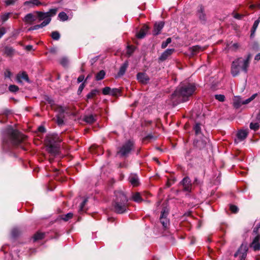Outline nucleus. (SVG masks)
I'll list each match as a JSON object with an SVG mask.
<instances>
[{
  "instance_id": "f257e3e1",
  "label": "nucleus",
  "mask_w": 260,
  "mask_h": 260,
  "mask_svg": "<svg viewBox=\"0 0 260 260\" xmlns=\"http://www.w3.org/2000/svg\"><path fill=\"white\" fill-rule=\"evenodd\" d=\"M196 90V86L192 84L182 85L178 87L172 95L174 103L184 102L187 98L192 94Z\"/></svg>"
},
{
  "instance_id": "f03ea898",
  "label": "nucleus",
  "mask_w": 260,
  "mask_h": 260,
  "mask_svg": "<svg viewBox=\"0 0 260 260\" xmlns=\"http://www.w3.org/2000/svg\"><path fill=\"white\" fill-rule=\"evenodd\" d=\"M251 55L248 54L246 57H240L233 61L231 67V73L233 76H237L241 70L245 73L247 72Z\"/></svg>"
},
{
  "instance_id": "7ed1b4c3",
  "label": "nucleus",
  "mask_w": 260,
  "mask_h": 260,
  "mask_svg": "<svg viewBox=\"0 0 260 260\" xmlns=\"http://www.w3.org/2000/svg\"><path fill=\"white\" fill-rule=\"evenodd\" d=\"M57 134H49L47 135L45 139V144L47 150L52 155H56L59 153V143L61 142Z\"/></svg>"
},
{
  "instance_id": "20e7f679",
  "label": "nucleus",
  "mask_w": 260,
  "mask_h": 260,
  "mask_svg": "<svg viewBox=\"0 0 260 260\" xmlns=\"http://www.w3.org/2000/svg\"><path fill=\"white\" fill-rule=\"evenodd\" d=\"M56 12V9H51L49 11L46 13L37 12V13L38 14L39 21H40L43 20H44V21L40 24L36 25L34 26L30 27L28 29V30H36L45 26L50 23L51 20V17L55 15Z\"/></svg>"
},
{
  "instance_id": "39448f33",
  "label": "nucleus",
  "mask_w": 260,
  "mask_h": 260,
  "mask_svg": "<svg viewBox=\"0 0 260 260\" xmlns=\"http://www.w3.org/2000/svg\"><path fill=\"white\" fill-rule=\"evenodd\" d=\"M116 197L114 210L118 213H123L126 210L127 198L122 191H117Z\"/></svg>"
},
{
  "instance_id": "423d86ee",
  "label": "nucleus",
  "mask_w": 260,
  "mask_h": 260,
  "mask_svg": "<svg viewBox=\"0 0 260 260\" xmlns=\"http://www.w3.org/2000/svg\"><path fill=\"white\" fill-rule=\"evenodd\" d=\"M133 146V143L132 141H127L117 151V154L121 156H126L132 149Z\"/></svg>"
},
{
  "instance_id": "0eeeda50",
  "label": "nucleus",
  "mask_w": 260,
  "mask_h": 260,
  "mask_svg": "<svg viewBox=\"0 0 260 260\" xmlns=\"http://www.w3.org/2000/svg\"><path fill=\"white\" fill-rule=\"evenodd\" d=\"M247 247L246 245L242 244L238 251L235 253V257L239 256L240 260H245L247 255Z\"/></svg>"
},
{
  "instance_id": "6e6552de",
  "label": "nucleus",
  "mask_w": 260,
  "mask_h": 260,
  "mask_svg": "<svg viewBox=\"0 0 260 260\" xmlns=\"http://www.w3.org/2000/svg\"><path fill=\"white\" fill-rule=\"evenodd\" d=\"M168 214V209L167 208L164 209V210L161 211V213L160 220L162 226L165 228H167L169 223V221L167 218Z\"/></svg>"
},
{
  "instance_id": "1a4fd4ad",
  "label": "nucleus",
  "mask_w": 260,
  "mask_h": 260,
  "mask_svg": "<svg viewBox=\"0 0 260 260\" xmlns=\"http://www.w3.org/2000/svg\"><path fill=\"white\" fill-rule=\"evenodd\" d=\"M38 18L37 12L35 14L29 13L27 14L23 18V21L26 23L31 24Z\"/></svg>"
},
{
  "instance_id": "9d476101",
  "label": "nucleus",
  "mask_w": 260,
  "mask_h": 260,
  "mask_svg": "<svg viewBox=\"0 0 260 260\" xmlns=\"http://www.w3.org/2000/svg\"><path fill=\"white\" fill-rule=\"evenodd\" d=\"M181 183L184 187V189L187 191H190L191 188V184L190 179L188 177H185Z\"/></svg>"
},
{
  "instance_id": "9b49d317",
  "label": "nucleus",
  "mask_w": 260,
  "mask_h": 260,
  "mask_svg": "<svg viewBox=\"0 0 260 260\" xmlns=\"http://www.w3.org/2000/svg\"><path fill=\"white\" fill-rule=\"evenodd\" d=\"M137 79L142 84H146L149 80L148 76L143 73H139L137 74Z\"/></svg>"
},
{
  "instance_id": "f8f14e48",
  "label": "nucleus",
  "mask_w": 260,
  "mask_h": 260,
  "mask_svg": "<svg viewBox=\"0 0 260 260\" xmlns=\"http://www.w3.org/2000/svg\"><path fill=\"white\" fill-rule=\"evenodd\" d=\"M174 49H168L164 52L159 57L161 61H164L167 59L174 52Z\"/></svg>"
},
{
  "instance_id": "ddd939ff",
  "label": "nucleus",
  "mask_w": 260,
  "mask_h": 260,
  "mask_svg": "<svg viewBox=\"0 0 260 260\" xmlns=\"http://www.w3.org/2000/svg\"><path fill=\"white\" fill-rule=\"evenodd\" d=\"M16 80L17 82L19 83H22L23 82V81H25L27 82H29L28 77L27 75L24 72L18 74L16 77Z\"/></svg>"
},
{
  "instance_id": "4468645a",
  "label": "nucleus",
  "mask_w": 260,
  "mask_h": 260,
  "mask_svg": "<svg viewBox=\"0 0 260 260\" xmlns=\"http://www.w3.org/2000/svg\"><path fill=\"white\" fill-rule=\"evenodd\" d=\"M164 26V23L162 21L155 23L154 26L153 34L154 35L159 34Z\"/></svg>"
},
{
  "instance_id": "2eb2a0df",
  "label": "nucleus",
  "mask_w": 260,
  "mask_h": 260,
  "mask_svg": "<svg viewBox=\"0 0 260 260\" xmlns=\"http://www.w3.org/2000/svg\"><path fill=\"white\" fill-rule=\"evenodd\" d=\"M128 180L133 186H137L139 185V178L136 174H131L129 177Z\"/></svg>"
},
{
  "instance_id": "dca6fc26",
  "label": "nucleus",
  "mask_w": 260,
  "mask_h": 260,
  "mask_svg": "<svg viewBox=\"0 0 260 260\" xmlns=\"http://www.w3.org/2000/svg\"><path fill=\"white\" fill-rule=\"evenodd\" d=\"M259 236H256L250 245L255 251L260 249V244L259 243Z\"/></svg>"
},
{
  "instance_id": "f3484780",
  "label": "nucleus",
  "mask_w": 260,
  "mask_h": 260,
  "mask_svg": "<svg viewBox=\"0 0 260 260\" xmlns=\"http://www.w3.org/2000/svg\"><path fill=\"white\" fill-rule=\"evenodd\" d=\"M247 134H248V132L246 130L239 131L237 134V140L239 141H241L243 140L244 139H245L246 138Z\"/></svg>"
},
{
  "instance_id": "a211bd4d",
  "label": "nucleus",
  "mask_w": 260,
  "mask_h": 260,
  "mask_svg": "<svg viewBox=\"0 0 260 260\" xmlns=\"http://www.w3.org/2000/svg\"><path fill=\"white\" fill-rule=\"evenodd\" d=\"M24 5L29 8H33L35 6H38L41 5V2L39 0H31L26 1L24 2Z\"/></svg>"
},
{
  "instance_id": "6ab92c4d",
  "label": "nucleus",
  "mask_w": 260,
  "mask_h": 260,
  "mask_svg": "<svg viewBox=\"0 0 260 260\" xmlns=\"http://www.w3.org/2000/svg\"><path fill=\"white\" fill-rule=\"evenodd\" d=\"M148 27L146 25H144L140 31L137 34V37L139 39L144 38L148 31Z\"/></svg>"
},
{
  "instance_id": "aec40b11",
  "label": "nucleus",
  "mask_w": 260,
  "mask_h": 260,
  "mask_svg": "<svg viewBox=\"0 0 260 260\" xmlns=\"http://www.w3.org/2000/svg\"><path fill=\"white\" fill-rule=\"evenodd\" d=\"M241 98L240 96H235L233 99V105L236 108H239L241 107L242 104Z\"/></svg>"
},
{
  "instance_id": "412c9836",
  "label": "nucleus",
  "mask_w": 260,
  "mask_h": 260,
  "mask_svg": "<svg viewBox=\"0 0 260 260\" xmlns=\"http://www.w3.org/2000/svg\"><path fill=\"white\" fill-rule=\"evenodd\" d=\"M132 199L134 201L137 203L142 202L144 200L142 198V196L139 192H135L133 193Z\"/></svg>"
},
{
  "instance_id": "4be33fe9",
  "label": "nucleus",
  "mask_w": 260,
  "mask_h": 260,
  "mask_svg": "<svg viewBox=\"0 0 260 260\" xmlns=\"http://www.w3.org/2000/svg\"><path fill=\"white\" fill-rule=\"evenodd\" d=\"M8 134L10 135L12 139L14 140L18 139V132L17 131L10 129L9 130Z\"/></svg>"
},
{
  "instance_id": "5701e85b",
  "label": "nucleus",
  "mask_w": 260,
  "mask_h": 260,
  "mask_svg": "<svg viewBox=\"0 0 260 260\" xmlns=\"http://www.w3.org/2000/svg\"><path fill=\"white\" fill-rule=\"evenodd\" d=\"M53 108L55 110L56 112H57V115H63V113L65 111V108L63 107L59 106H55Z\"/></svg>"
},
{
  "instance_id": "b1692460",
  "label": "nucleus",
  "mask_w": 260,
  "mask_h": 260,
  "mask_svg": "<svg viewBox=\"0 0 260 260\" xmlns=\"http://www.w3.org/2000/svg\"><path fill=\"white\" fill-rule=\"evenodd\" d=\"M84 119L86 122L88 123H92L96 120L95 116L93 115H87L85 116Z\"/></svg>"
},
{
  "instance_id": "393cba45",
  "label": "nucleus",
  "mask_w": 260,
  "mask_h": 260,
  "mask_svg": "<svg viewBox=\"0 0 260 260\" xmlns=\"http://www.w3.org/2000/svg\"><path fill=\"white\" fill-rule=\"evenodd\" d=\"M127 66H128V63L127 62H125L121 66V67H120V68L119 69V71L118 73V76H122L123 75H124V74L125 73L126 70L127 68Z\"/></svg>"
},
{
  "instance_id": "a878e982",
  "label": "nucleus",
  "mask_w": 260,
  "mask_h": 260,
  "mask_svg": "<svg viewBox=\"0 0 260 260\" xmlns=\"http://www.w3.org/2000/svg\"><path fill=\"white\" fill-rule=\"evenodd\" d=\"M105 76V72L104 70L100 71L96 75V80H101L104 78Z\"/></svg>"
},
{
  "instance_id": "bb28decb",
  "label": "nucleus",
  "mask_w": 260,
  "mask_h": 260,
  "mask_svg": "<svg viewBox=\"0 0 260 260\" xmlns=\"http://www.w3.org/2000/svg\"><path fill=\"white\" fill-rule=\"evenodd\" d=\"M98 93V90L96 89L92 90L87 95V100H89L94 97Z\"/></svg>"
},
{
  "instance_id": "cd10ccee",
  "label": "nucleus",
  "mask_w": 260,
  "mask_h": 260,
  "mask_svg": "<svg viewBox=\"0 0 260 260\" xmlns=\"http://www.w3.org/2000/svg\"><path fill=\"white\" fill-rule=\"evenodd\" d=\"M44 235L45 234L43 233L38 232L34 235V241L41 240L44 238Z\"/></svg>"
},
{
  "instance_id": "c85d7f7f",
  "label": "nucleus",
  "mask_w": 260,
  "mask_h": 260,
  "mask_svg": "<svg viewBox=\"0 0 260 260\" xmlns=\"http://www.w3.org/2000/svg\"><path fill=\"white\" fill-rule=\"evenodd\" d=\"M256 95H257L256 93L253 94L249 98H248L245 100H243L242 104L243 105L248 104V103L251 102L252 101H253L256 98Z\"/></svg>"
},
{
  "instance_id": "c756f323",
  "label": "nucleus",
  "mask_w": 260,
  "mask_h": 260,
  "mask_svg": "<svg viewBox=\"0 0 260 260\" xmlns=\"http://www.w3.org/2000/svg\"><path fill=\"white\" fill-rule=\"evenodd\" d=\"M64 115H57L56 122L59 126L63 125V118Z\"/></svg>"
},
{
  "instance_id": "7c9ffc66",
  "label": "nucleus",
  "mask_w": 260,
  "mask_h": 260,
  "mask_svg": "<svg viewBox=\"0 0 260 260\" xmlns=\"http://www.w3.org/2000/svg\"><path fill=\"white\" fill-rule=\"evenodd\" d=\"M198 16L201 20H204L205 19V15L203 13V8L202 7H201L198 11Z\"/></svg>"
},
{
  "instance_id": "2f4dec72",
  "label": "nucleus",
  "mask_w": 260,
  "mask_h": 260,
  "mask_svg": "<svg viewBox=\"0 0 260 260\" xmlns=\"http://www.w3.org/2000/svg\"><path fill=\"white\" fill-rule=\"evenodd\" d=\"M58 17L60 20L66 21L68 19V16L64 12H61L58 14Z\"/></svg>"
},
{
  "instance_id": "473e14b6",
  "label": "nucleus",
  "mask_w": 260,
  "mask_h": 260,
  "mask_svg": "<svg viewBox=\"0 0 260 260\" xmlns=\"http://www.w3.org/2000/svg\"><path fill=\"white\" fill-rule=\"evenodd\" d=\"M10 15H11L10 13H7L4 14L0 16V19L3 22H5L8 20V19L9 18Z\"/></svg>"
},
{
  "instance_id": "72a5a7b5",
  "label": "nucleus",
  "mask_w": 260,
  "mask_h": 260,
  "mask_svg": "<svg viewBox=\"0 0 260 260\" xmlns=\"http://www.w3.org/2000/svg\"><path fill=\"white\" fill-rule=\"evenodd\" d=\"M259 23V19H257L254 21L253 26H252V30H251V35L254 33L255 31L256 30V29Z\"/></svg>"
},
{
  "instance_id": "f704fd0d",
  "label": "nucleus",
  "mask_w": 260,
  "mask_h": 260,
  "mask_svg": "<svg viewBox=\"0 0 260 260\" xmlns=\"http://www.w3.org/2000/svg\"><path fill=\"white\" fill-rule=\"evenodd\" d=\"M73 214L72 213H68L65 215H63L61 217L62 219L64 221H68L70 219L73 217Z\"/></svg>"
},
{
  "instance_id": "c9c22d12",
  "label": "nucleus",
  "mask_w": 260,
  "mask_h": 260,
  "mask_svg": "<svg viewBox=\"0 0 260 260\" xmlns=\"http://www.w3.org/2000/svg\"><path fill=\"white\" fill-rule=\"evenodd\" d=\"M259 126V124L257 123H252V122H251L250 124V128L251 129H253V130H254L255 131L258 129Z\"/></svg>"
},
{
  "instance_id": "e433bc0d",
  "label": "nucleus",
  "mask_w": 260,
  "mask_h": 260,
  "mask_svg": "<svg viewBox=\"0 0 260 260\" xmlns=\"http://www.w3.org/2000/svg\"><path fill=\"white\" fill-rule=\"evenodd\" d=\"M191 50L192 53L195 54L198 52H199L200 50H203V49H202L201 47L199 46H194L191 48Z\"/></svg>"
},
{
  "instance_id": "4c0bfd02",
  "label": "nucleus",
  "mask_w": 260,
  "mask_h": 260,
  "mask_svg": "<svg viewBox=\"0 0 260 260\" xmlns=\"http://www.w3.org/2000/svg\"><path fill=\"white\" fill-rule=\"evenodd\" d=\"M51 37L53 39L58 40L60 38V35L57 31H53L52 32Z\"/></svg>"
},
{
  "instance_id": "58836bf2",
  "label": "nucleus",
  "mask_w": 260,
  "mask_h": 260,
  "mask_svg": "<svg viewBox=\"0 0 260 260\" xmlns=\"http://www.w3.org/2000/svg\"><path fill=\"white\" fill-rule=\"evenodd\" d=\"M171 42V39L170 38H168L166 41L163 42L161 44V48H165L167 47L168 45Z\"/></svg>"
},
{
  "instance_id": "ea45409f",
  "label": "nucleus",
  "mask_w": 260,
  "mask_h": 260,
  "mask_svg": "<svg viewBox=\"0 0 260 260\" xmlns=\"http://www.w3.org/2000/svg\"><path fill=\"white\" fill-rule=\"evenodd\" d=\"M9 89L11 92H16L18 90V87L15 85H11L9 87Z\"/></svg>"
},
{
  "instance_id": "a19ab883",
  "label": "nucleus",
  "mask_w": 260,
  "mask_h": 260,
  "mask_svg": "<svg viewBox=\"0 0 260 260\" xmlns=\"http://www.w3.org/2000/svg\"><path fill=\"white\" fill-rule=\"evenodd\" d=\"M111 89L109 87H106L103 89V93L105 95L110 94Z\"/></svg>"
},
{
  "instance_id": "79ce46f5",
  "label": "nucleus",
  "mask_w": 260,
  "mask_h": 260,
  "mask_svg": "<svg viewBox=\"0 0 260 260\" xmlns=\"http://www.w3.org/2000/svg\"><path fill=\"white\" fill-rule=\"evenodd\" d=\"M194 129L196 134L197 135L200 134V133H201L200 124L199 123H197L194 127Z\"/></svg>"
},
{
  "instance_id": "37998d69",
  "label": "nucleus",
  "mask_w": 260,
  "mask_h": 260,
  "mask_svg": "<svg viewBox=\"0 0 260 260\" xmlns=\"http://www.w3.org/2000/svg\"><path fill=\"white\" fill-rule=\"evenodd\" d=\"M87 202V199H85L83 201V202L81 203V204H80V209H79L80 212L83 211L84 210V207L85 205L86 204Z\"/></svg>"
},
{
  "instance_id": "c03bdc74",
  "label": "nucleus",
  "mask_w": 260,
  "mask_h": 260,
  "mask_svg": "<svg viewBox=\"0 0 260 260\" xmlns=\"http://www.w3.org/2000/svg\"><path fill=\"white\" fill-rule=\"evenodd\" d=\"M14 50L11 47H6L5 48V53L8 55H11L13 54Z\"/></svg>"
},
{
  "instance_id": "a18cd8bd",
  "label": "nucleus",
  "mask_w": 260,
  "mask_h": 260,
  "mask_svg": "<svg viewBox=\"0 0 260 260\" xmlns=\"http://www.w3.org/2000/svg\"><path fill=\"white\" fill-rule=\"evenodd\" d=\"M215 99L220 102H223L225 97L222 94H216L215 95Z\"/></svg>"
},
{
  "instance_id": "49530a36",
  "label": "nucleus",
  "mask_w": 260,
  "mask_h": 260,
  "mask_svg": "<svg viewBox=\"0 0 260 260\" xmlns=\"http://www.w3.org/2000/svg\"><path fill=\"white\" fill-rule=\"evenodd\" d=\"M17 0H5V3L7 6L13 5Z\"/></svg>"
},
{
  "instance_id": "de8ad7c7",
  "label": "nucleus",
  "mask_w": 260,
  "mask_h": 260,
  "mask_svg": "<svg viewBox=\"0 0 260 260\" xmlns=\"http://www.w3.org/2000/svg\"><path fill=\"white\" fill-rule=\"evenodd\" d=\"M11 75H12V74L9 70H6L4 73V76L6 78H10Z\"/></svg>"
},
{
  "instance_id": "09e8293b",
  "label": "nucleus",
  "mask_w": 260,
  "mask_h": 260,
  "mask_svg": "<svg viewBox=\"0 0 260 260\" xmlns=\"http://www.w3.org/2000/svg\"><path fill=\"white\" fill-rule=\"evenodd\" d=\"M230 210L232 212L236 213L238 211V209L237 206L234 205H231L230 206Z\"/></svg>"
},
{
  "instance_id": "8fccbe9b",
  "label": "nucleus",
  "mask_w": 260,
  "mask_h": 260,
  "mask_svg": "<svg viewBox=\"0 0 260 260\" xmlns=\"http://www.w3.org/2000/svg\"><path fill=\"white\" fill-rule=\"evenodd\" d=\"M238 47L239 45L238 43H234L229 47V48L232 50H236Z\"/></svg>"
},
{
  "instance_id": "3c124183",
  "label": "nucleus",
  "mask_w": 260,
  "mask_h": 260,
  "mask_svg": "<svg viewBox=\"0 0 260 260\" xmlns=\"http://www.w3.org/2000/svg\"><path fill=\"white\" fill-rule=\"evenodd\" d=\"M68 62V59L67 58H63L61 59L60 61L61 64H62L63 66H66Z\"/></svg>"
},
{
  "instance_id": "603ef678",
  "label": "nucleus",
  "mask_w": 260,
  "mask_h": 260,
  "mask_svg": "<svg viewBox=\"0 0 260 260\" xmlns=\"http://www.w3.org/2000/svg\"><path fill=\"white\" fill-rule=\"evenodd\" d=\"M84 88V83H82L80 85V86L78 88V92L79 94L82 91Z\"/></svg>"
},
{
  "instance_id": "864d4df0",
  "label": "nucleus",
  "mask_w": 260,
  "mask_h": 260,
  "mask_svg": "<svg viewBox=\"0 0 260 260\" xmlns=\"http://www.w3.org/2000/svg\"><path fill=\"white\" fill-rule=\"evenodd\" d=\"M6 30L4 27L0 28V38L5 34Z\"/></svg>"
},
{
  "instance_id": "5fc2aeb1",
  "label": "nucleus",
  "mask_w": 260,
  "mask_h": 260,
  "mask_svg": "<svg viewBox=\"0 0 260 260\" xmlns=\"http://www.w3.org/2000/svg\"><path fill=\"white\" fill-rule=\"evenodd\" d=\"M46 100L48 101V103L50 104L51 106H53V105L54 104L53 100H52L49 97H47Z\"/></svg>"
},
{
  "instance_id": "6e6d98bb",
  "label": "nucleus",
  "mask_w": 260,
  "mask_h": 260,
  "mask_svg": "<svg viewBox=\"0 0 260 260\" xmlns=\"http://www.w3.org/2000/svg\"><path fill=\"white\" fill-rule=\"evenodd\" d=\"M119 90L117 89H111V93L110 94H112V95H115L117 94V93L119 92Z\"/></svg>"
},
{
  "instance_id": "4d7b16f0",
  "label": "nucleus",
  "mask_w": 260,
  "mask_h": 260,
  "mask_svg": "<svg viewBox=\"0 0 260 260\" xmlns=\"http://www.w3.org/2000/svg\"><path fill=\"white\" fill-rule=\"evenodd\" d=\"M84 79V76H83V75H81V76H80L78 78V82L79 83L81 82H82V81H83Z\"/></svg>"
},
{
  "instance_id": "13d9d810",
  "label": "nucleus",
  "mask_w": 260,
  "mask_h": 260,
  "mask_svg": "<svg viewBox=\"0 0 260 260\" xmlns=\"http://www.w3.org/2000/svg\"><path fill=\"white\" fill-rule=\"evenodd\" d=\"M39 131L40 132H42V133H44L45 132V128L43 126H40L39 127Z\"/></svg>"
},
{
  "instance_id": "bf43d9fd",
  "label": "nucleus",
  "mask_w": 260,
  "mask_h": 260,
  "mask_svg": "<svg viewBox=\"0 0 260 260\" xmlns=\"http://www.w3.org/2000/svg\"><path fill=\"white\" fill-rule=\"evenodd\" d=\"M254 59L256 61L260 60V53L256 54L254 57Z\"/></svg>"
},
{
  "instance_id": "052dcab7",
  "label": "nucleus",
  "mask_w": 260,
  "mask_h": 260,
  "mask_svg": "<svg viewBox=\"0 0 260 260\" xmlns=\"http://www.w3.org/2000/svg\"><path fill=\"white\" fill-rule=\"evenodd\" d=\"M25 48H26V49L27 50L29 51V50H31V49H32V46H31V45H28V46H26Z\"/></svg>"
},
{
  "instance_id": "680f3d73",
  "label": "nucleus",
  "mask_w": 260,
  "mask_h": 260,
  "mask_svg": "<svg viewBox=\"0 0 260 260\" xmlns=\"http://www.w3.org/2000/svg\"><path fill=\"white\" fill-rule=\"evenodd\" d=\"M133 50L132 49H131L130 47H129L128 48V50H127V53L129 54V55H131V53L133 52Z\"/></svg>"
},
{
  "instance_id": "e2e57ef3",
  "label": "nucleus",
  "mask_w": 260,
  "mask_h": 260,
  "mask_svg": "<svg viewBox=\"0 0 260 260\" xmlns=\"http://www.w3.org/2000/svg\"><path fill=\"white\" fill-rule=\"evenodd\" d=\"M234 17H235V18H236L237 19H241V16L240 14H236Z\"/></svg>"
},
{
  "instance_id": "0e129e2a",
  "label": "nucleus",
  "mask_w": 260,
  "mask_h": 260,
  "mask_svg": "<svg viewBox=\"0 0 260 260\" xmlns=\"http://www.w3.org/2000/svg\"><path fill=\"white\" fill-rule=\"evenodd\" d=\"M91 75H89L87 76L86 78V80L89 79L90 77H91Z\"/></svg>"
},
{
  "instance_id": "69168bd1",
  "label": "nucleus",
  "mask_w": 260,
  "mask_h": 260,
  "mask_svg": "<svg viewBox=\"0 0 260 260\" xmlns=\"http://www.w3.org/2000/svg\"><path fill=\"white\" fill-rule=\"evenodd\" d=\"M237 140H235V142H236L237 143H238V142L237 141Z\"/></svg>"
}]
</instances>
